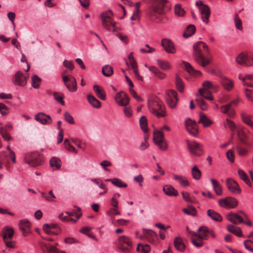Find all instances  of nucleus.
Returning a JSON list of instances; mask_svg holds the SVG:
<instances>
[{
    "mask_svg": "<svg viewBox=\"0 0 253 253\" xmlns=\"http://www.w3.org/2000/svg\"><path fill=\"white\" fill-rule=\"evenodd\" d=\"M209 51L208 45L203 42L199 41L193 45V56L195 61L203 68H205L211 63V60L206 58L202 54V49Z\"/></svg>",
    "mask_w": 253,
    "mask_h": 253,
    "instance_id": "nucleus-1",
    "label": "nucleus"
},
{
    "mask_svg": "<svg viewBox=\"0 0 253 253\" xmlns=\"http://www.w3.org/2000/svg\"><path fill=\"white\" fill-rule=\"evenodd\" d=\"M148 107L149 111L158 118L164 117L167 115L165 106L158 98L149 100Z\"/></svg>",
    "mask_w": 253,
    "mask_h": 253,
    "instance_id": "nucleus-2",
    "label": "nucleus"
},
{
    "mask_svg": "<svg viewBox=\"0 0 253 253\" xmlns=\"http://www.w3.org/2000/svg\"><path fill=\"white\" fill-rule=\"evenodd\" d=\"M152 1L153 5L152 9L149 12V16L151 20H154L159 18L160 15L163 14L165 12L164 7L165 3L168 2L167 0H162L158 1V0H150Z\"/></svg>",
    "mask_w": 253,
    "mask_h": 253,
    "instance_id": "nucleus-3",
    "label": "nucleus"
},
{
    "mask_svg": "<svg viewBox=\"0 0 253 253\" xmlns=\"http://www.w3.org/2000/svg\"><path fill=\"white\" fill-rule=\"evenodd\" d=\"M24 161L30 166L35 167L42 165V158L39 153L32 152L25 155Z\"/></svg>",
    "mask_w": 253,
    "mask_h": 253,
    "instance_id": "nucleus-4",
    "label": "nucleus"
},
{
    "mask_svg": "<svg viewBox=\"0 0 253 253\" xmlns=\"http://www.w3.org/2000/svg\"><path fill=\"white\" fill-rule=\"evenodd\" d=\"M116 244L118 248L124 252L129 251L132 248L131 240L128 237L125 235L119 237Z\"/></svg>",
    "mask_w": 253,
    "mask_h": 253,
    "instance_id": "nucleus-5",
    "label": "nucleus"
},
{
    "mask_svg": "<svg viewBox=\"0 0 253 253\" xmlns=\"http://www.w3.org/2000/svg\"><path fill=\"white\" fill-rule=\"evenodd\" d=\"M153 140L159 148L165 151L167 149L168 144L164 138V133L161 130H156L153 133Z\"/></svg>",
    "mask_w": 253,
    "mask_h": 253,
    "instance_id": "nucleus-6",
    "label": "nucleus"
},
{
    "mask_svg": "<svg viewBox=\"0 0 253 253\" xmlns=\"http://www.w3.org/2000/svg\"><path fill=\"white\" fill-rule=\"evenodd\" d=\"M218 205L226 209H234L238 205L237 200L232 197H227L224 199H220L218 200Z\"/></svg>",
    "mask_w": 253,
    "mask_h": 253,
    "instance_id": "nucleus-7",
    "label": "nucleus"
},
{
    "mask_svg": "<svg viewBox=\"0 0 253 253\" xmlns=\"http://www.w3.org/2000/svg\"><path fill=\"white\" fill-rule=\"evenodd\" d=\"M196 4L199 6V10L203 21L208 24L209 21V17L211 14L209 7L207 5L203 4L202 1H197Z\"/></svg>",
    "mask_w": 253,
    "mask_h": 253,
    "instance_id": "nucleus-8",
    "label": "nucleus"
},
{
    "mask_svg": "<svg viewBox=\"0 0 253 253\" xmlns=\"http://www.w3.org/2000/svg\"><path fill=\"white\" fill-rule=\"evenodd\" d=\"M188 149L192 155L200 156L203 153V147L202 144L195 142H188Z\"/></svg>",
    "mask_w": 253,
    "mask_h": 253,
    "instance_id": "nucleus-9",
    "label": "nucleus"
},
{
    "mask_svg": "<svg viewBox=\"0 0 253 253\" xmlns=\"http://www.w3.org/2000/svg\"><path fill=\"white\" fill-rule=\"evenodd\" d=\"M236 62L240 65L250 66L253 64V56L244 53H240L236 58Z\"/></svg>",
    "mask_w": 253,
    "mask_h": 253,
    "instance_id": "nucleus-10",
    "label": "nucleus"
},
{
    "mask_svg": "<svg viewBox=\"0 0 253 253\" xmlns=\"http://www.w3.org/2000/svg\"><path fill=\"white\" fill-rule=\"evenodd\" d=\"M28 78V74L24 75L21 71H17L12 79V82L15 85L23 86L26 84Z\"/></svg>",
    "mask_w": 253,
    "mask_h": 253,
    "instance_id": "nucleus-11",
    "label": "nucleus"
},
{
    "mask_svg": "<svg viewBox=\"0 0 253 253\" xmlns=\"http://www.w3.org/2000/svg\"><path fill=\"white\" fill-rule=\"evenodd\" d=\"M143 235L140 236V239L146 238L148 241L153 244L156 245L158 242L157 234L153 230L143 228Z\"/></svg>",
    "mask_w": 253,
    "mask_h": 253,
    "instance_id": "nucleus-12",
    "label": "nucleus"
},
{
    "mask_svg": "<svg viewBox=\"0 0 253 253\" xmlns=\"http://www.w3.org/2000/svg\"><path fill=\"white\" fill-rule=\"evenodd\" d=\"M110 13L111 15L113 14L111 10H109L107 13H103L101 14V18L102 20L103 26L108 31H111V28L115 27L116 23L113 22L112 19L108 14Z\"/></svg>",
    "mask_w": 253,
    "mask_h": 253,
    "instance_id": "nucleus-13",
    "label": "nucleus"
},
{
    "mask_svg": "<svg viewBox=\"0 0 253 253\" xmlns=\"http://www.w3.org/2000/svg\"><path fill=\"white\" fill-rule=\"evenodd\" d=\"M166 100L169 106L173 108L176 106L178 98L177 93L174 90H169L167 91Z\"/></svg>",
    "mask_w": 253,
    "mask_h": 253,
    "instance_id": "nucleus-14",
    "label": "nucleus"
},
{
    "mask_svg": "<svg viewBox=\"0 0 253 253\" xmlns=\"http://www.w3.org/2000/svg\"><path fill=\"white\" fill-rule=\"evenodd\" d=\"M226 185L228 189L234 194H239L242 190L238 183L232 178H227L226 180Z\"/></svg>",
    "mask_w": 253,
    "mask_h": 253,
    "instance_id": "nucleus-15",
    "label": "nucleus"
},
{
    "mask_svg": "<svg viewBox=\"0 0 253 253\" xmlns=\"http://www.w3.org/2000/svg\"><path fill=\"white\" fill-rule=\"evenodd\" d=\"M40 246L43 253H65L64 251L58 250L55 246L43 242H40Z\"/></svg>",
    "mask_w": 253,
    "mask_h": 253,
    "instance_id": "nucleus-16",
    "label": "nucleus"
},
{
    "mask_svg": "<svg viewBox=\"0 0 253 253\" xmlns=\"http://www.w3.org/2000/svg\"><path fill=\"white\" fill-rule=\"evenodd\" d=\"M115 99L116 103L121 106H126L129 102L128 95L124 92L117 93L115 97Z\"/></svg>",
    "mask_w": 253,
    "mask_h": 253,
    "instance_id": "nucleus-17",
    "label": "nucleus"
},
{
    "mask_svg": "<svg viewBox=\"0 0 253 253\" xmlns=\"http://www.w3.org/2000/svg\"><path fill=\"white\" fill-rule=\"evenodd\" d=\"M35 119L37 121L44 125H50L52 122L50 116L42 112L37 114L35 116Z\"/></svg>",
    "mask_w": 253,
    "mask_h": 253,
    "instance_id": "nucleus-18",
    "label": "nucleus"
},
{
    "mask_svg": "<svg viewBox=\"0 0 253 253\" xmlns=\"http://www.w3.org/2000/svg\"><path fill=\"white\" fill-rule=\"evenodd\" d=\"M161 45L164 48L165 51L168 53H174L176 49L172 42L168 39H163L161 41Z\"/></svg>",
    "mask_w": 253,
    "mask_h": 253,
    "instance_id": "nucleus-19",
    "label": "nucleus"
},
{
    "mask_svg": "<svg viewBox=\"0 0 253 253\" xmlns=\"http://www.w3.org/2000/svg\"><path fill=\"white\" fill-rule=\"evenodd\" d=\"M187 131L193 136H196L198 133V129L196 122L190 119L185 122Z\"/></svg>",
    "mask_w": 253,
    "mask_h": 253,
    "instance_id": "nucleus-20",
    "label": "nucleus"
},
{
    "mask_svg": "<svg viewBox=\"0 0 253 253\" xmlns=\"http://www.w3.org/2000/svg\"><path fill=\"white\" fill-rule=\"evenodd\" d=\"M31 226L30 222L26 219L20 220L19 223V228L22 231L24 236H27L30 233Z\"/></svg>",
    "mask_w": 253,
    "mask_h": 253,
    "instance_id": "nucleus-21",
    "label": "nucleus"
},
{
    "mask_svg": "<svg viewBox=\"0 0 253 253\" xmlns=\"http://www.w3.org/2000/svg\"><path fill=\"white\" fill-rule=\"evenodd\" d=\"M220 110L222 113L226 114L229 118H233L235 116L236 113L235 110L231 108L229 103L221 106Z\"/></svg>",
    "mask_w": 253,
    "mask_h": 253,
    "instance_id": "nucleus-22",
    "label": "nucleus"
},
{
    "mask_svg": "<svg viewBox=\"0 0 253 253\" xmlns=\"http://www.w3.org/2000/svg\"><path fill=\"white\" fill-rule=\"evenodd\" d=\"M228 220L235 224L244 222L243 218L238 213L230 212L226 215Z\"/></svg>",
    "mask_w": 253,
    "mask_h": 253,
    "instance_id": "nucleus-23",
    "label": "nucleus"
},
{
    "mask_svg": "<svg viewBox=\"0 0 253 253\" xmlns=\"http://www.w3.org/2000/svg\"><path fill=\"white\" fill-rule=\"evenodd\" d=\"M209 229L206 226H202L198 230L197 238L201 240H208Z\"/></svg>",
    "mask_w": 253,
    "mask_h": 253,
    "instance_id": "nucleus-24",
    "label": "nucleus"
},
{
    "mask_svg": "<svg viewBox=\"0 0 253 253\" xmlns=\"http://www.w3.org/2000/svg\"><path fill=\"white\" fill-rule=\"evenodd\" d=\"M220 83L224 88L227 91L231 90L234 87L233 82L226 77H221Z\"/></svg>",
    "mask_w": 253,
    "mask_h": 253,
    "instance_id": "nucleus-25",
    "label": "nucleus"
},
{
    "mask_svg": "<svg viewBox=\"0 0 253 253\" xmlns=\"http://www.w3.org/2000/svg\"><path fill=\"white\" fill-rule=\"evenodd\" d=\"M163 191L166 195L169 196H177L178 195L177 190L171 185H165Z\"/></svg>",
    "mask_w": 253,
    "mask_h": 253,
    "instance_id": "nucleus-26",
    "label": "nucleus"
},
{
    "mask_svg": "<svg viewBox=\"0 0 253 253\" xmlns=\"http://www.w3.org/2000/svg\"><path fill=\"white\" fill-rule=\"evenodd\" d=\"M239 78L242 80L245 85L253 87V75H247L243 78H241V75H240Z\"/></svg>",
    "mask_w": 253,
    "mask_h": 253,
    "instance_id": "nucleus-27",
    "label": "nucleus"
},
{
    "mask_svg": "<svg viewBox=\"0 0 253 253\" xmlns=\"http://www.w3.org/2000/svg\"><path fill=\"white\" fill-rule=\"evenodd\" d=\"M93 88L96 94L100 99L102 100H105L106 99V94L102 87L95 84L93 85Z\"/></svg>",
    "mask_w": 253,
    "mask_h": 253,
    "instance_id": "nucleus-28",
    "label": "nucleus"
},
{
    "mask_svg": "<svg viewBox=\"0 0 253 253\" xmlns=\"http://www.w3.org/2000/svg\"><path fill=\"white\" fill-rule=\"evenodd\" d=\"M173 178L174 180L178 181L182 186L188 187L190 185V183L187 180L186 178L182 175L173 174Z\"/></svg>",
    "mask_w": 253,
    "mask_h": 253,
    "instance_id": "nucleus-29",
    "label": "nucleus"
},
{
    "mask_svg": "<svg viewBox=\"0 0 253 253\" xmlns=\"http://www.w3.org/2000/svg\"><path fill=\"white\" fill-rule=\"evenodd\" d=\"M174 245L175 248L180 252H183L186 248V246L184 244L182 238L180 237H177L175 238Z\"/></svg>",
    "mask_w": 253,
    "mask_h": 253,
    "instance_id": "nucleus-30",
    "label": "nucleus"
},
{
    "mask_svg": "<svg viewBox=\"0 0 253 253\" xmlns=\"http://www.w3.org/2000/svg\"><path fill=\"white\" fill-rule=\"evenodd\" d=\"M227 229L229 232L235 234L238 237H241L243 236L242 230L239 227L229 224L227 226Z\"/></svg>",
    "mask_w": 253,
    "mask_h": 253,
    "instance_id": "nucleus-31",
    "label": "nucleus"
},
{
    "mask_svg": "<svg viewBox=\"0 0 253 253\" xmlns=\"http://www.w3.org/2000/svg\"><path fill=\"white\" fill-rule=\"evenodd\" d=\"M211 182L212 184L213 190L217 195L221 196L222 194V190L221 185L219 182L214 179H211Z\"/></svg>",
    "mask_w": 253,
    "mask_h": 253,
    "instance_id": "nucleus-32",
    "label": "nucleus"
},
{
    "mask_svg": "<svg viewBox=\"0 0 253 253\" xmlns=\"http://www.w3.org/2000/svg\"><path fill=\"white\" fill-rule=\"evenodd\" d=\"M207 215L213 220L217 222H220L222 220V218L220 214L212 210H209L207 211Z\"/></svg>",
    "mask_w": 253,
    "mask_h": 253,
    "instance_id": "nucleus-33",
    "label": "nucleus"
},
{
    "mask_svg": "<svg viewBox=\"0 0 253 253\" xmlns=\"http://www.w3.org/2000/svg\"><path fill=\"white\" fill-rule=\"evenodd\" d=\"M67 89L70 92H75L77 90V84L76 79L71 76L70 81L65 85Z\"/></svg>",
    "mask_w": 253,
    "mask_h": 253,
    "instance_id": "nucleus-34",
    "label": "nucleus"
},
{
    "mask_svg": "<svg viewBox=\"0 0 253 253\" xmlns=\"http://www.w3.org/2000/svg\"><path fill=\"white\" fill-rule=\"evenodd\" d=\"M87 99L89 104L94 108H99L101 107V102L91 94H88Z\"/></svg>",
    "mask_w": 253,
    "mask_h": 253,
    "instance_id": "nucleus-35",
    "label": "nucleus"
},
{
    "mask_svg": "<svg viewBox=\"0 0 253 253\" xmlns=\"http://www.w3.org/2000/svg\"><path fill=\"white\" fill-rule=\"evenodd\" d=\"M185 70H186L189 74L191 75H195V73H197L199 75H201L202 73L199 70H196L191 66V65L187 62L183 61L182 62Z\"/></svg>",
    "mask_w": 253,
    "mask_h": 253,
    "instance_id": "nucleus-36",
    "label": "nucleus"
},
{
    "mask_svg": "<svg viewBox=\"0 0 253 253\" xmlns=\"http://www.w3.org/2000/svg\"><path fill=\"white\" fill-rule=\"evenodd\" d=\"M50 166L53 169L57 170L59 169L61 166V162L58 158L56 157H52L50 159Z\"/></svg>",
    "mask_w": 253,
    "mask_h": 253,
    "instance_id": "nucleus-37",
    "label": "nucleus"
},
{
    "mask_svg": "<svg viewBox=\"0 0 253 253\" xmlns=\"http://www.w3.org/2000/svg\"><path fill=\"white\" fill-rule=\"evenodd\" d=\"M196 31V28L194 25L190 24L187 26L183 34V36L184 38H187L192 36Z\"/></svg>",
    "mask_w": 253,
    "mask_h": 253,
    "instance_id": "nucleus-38",
    "label": "nucleus"
},
{
    "mask_svg": "<svg viewBox=\"0 0 253 253\" xmlns=\"http://www.w3.org/2000/svg\"><path fill=\"white\" fill-rule=\"evenodd\" d=\"M240 178L243 180L249 186L251 187L252 184L248 177L247 173L242 169H239L238 171Z\"/></svg>",
    "mask_w": 253,
    "mask_h": 253,
    "instance_id": "nucleus-39",
    "label": "nucleus"
},
{
    "mask_svg": "<svg viewBox=\"0 0 253 253\" xmlns=\"http://www.w3.org/2000/svg\"><path fill=\"white\" fill-rule=\"evenodd\" d=\"M175 85L177 90L183 92L184 89V84L180 77L176 74L175 76Z\"/></svg>",
    "mask_w": 253,
    "mask_h": 253,
    "instance_id": "nucleus-40",
    "label": "nucleus"
},
{
    "mask_svg": "<svg viewBox=\"0 0 253 253\" xmlns=\"http://www.w3.org/2000/svg\"><path fill=\"white\" fill-rule=\"evenodd\" d=\"M14 231L12 228L5 227L4 229L2 234L3 241H5L7 238L11 239L12 237Z\"/></svg>",
    "mask_w": 253,
    "mask_h": 253,
    "instance_id": "nucleus-41",
    "label": "nucleus"
},
{
    "mask_svg": "<svg viewBox=\"0 0 253 253\" xmlns=\"http://www.w3.org/2000/svg\"><path fill=\"white\" fill-rule=\"evenodd\" d=\"M198 122L202 123L204 127H208L212 124V122L203 113L200 114V117Z\"/></svg>",
    "mask_w": 253,
    "mask_h": 253,
    "instance_id": "nucleus-42",
    "label": "nucleus"
},
{
    "mask_svg": "<svg viewBox=\"0 0 253 253\" xmlns=\"http://www.w3.org/2000/svg\"><path fill=\"white\" fill-rule=\"evenodd\" d=\"M157 62L159 68L163 70H167L171 68V65L168 61L158 59Z\"/></svg>",
    "mask_w": 253,
    "mask_h": 253,
    "instance_id": "nucleus-43",
    "label": "nucleus"
},
{
    "mask_svg": "<svg viewBox=\"0 0 253 253\" xmlns=\"http://www.w3.org/2000/svg\"><path fill=\"white\" fill-rule=\"evenodd\" d=\"M252 118L253 117L251 115L245 114H242V120L243 122L249 126L253 128V122L252 121Z\"/></svg>",
    "mask_w": 253,
    "mask_h": 253,
    "instance_id": "nucleus-44",
    "label": "nucleus"
},
{
    "mask_svg": "<svg viewBox=\"0 0 253 253\" xmlns=\"http://www.w3.org/2000/svg\"><path fill=\"white\" fill-rule=\"evenodd\" d=\"M191 173L193 178L195 180H199L201 177V171L196 166H194L191 169Z\"/></svg>",
    "mask_w": 253,
    "mask_h": 253,
    "instance_id": "nucleus-45",
    "label": "nucleus"
},
{
    "mask_svg": "<svg viewBox=\"0 0 253 253\" xmlns=\"http://www.w3.org/2000/svg\"><path fill=\"white\" fill-rule=\"evenodd\" d=\"M54 99L59 103L63 106L65 105V102L63 100L64 95L63 93L54 92L53 94Z\"/></svg>",
    "mask_w": 253,
    "mask_h": 253,
    "instance_id": "nucleus-46",
    "label": "nucleus"
},
{
    "mask_svg": "<svg viewBox=\"0 0 253 253\" xmlns=\"http://www.w3.org/2000/svg\"><path fill=\"white\" fill-rule=\"evenodd\" d=\"M102 72L104 76L106 77H110L113 73V68L110 65H105L102 67Z\"/></svg>",
    "mask_w": 253,
    "mask_h": 253,
    "instance_id": "nucleus-47",
    "label": "nucleus"
},
{
    "mask_svg": "<svg viewBox=\"0 0 253 253\" xmlns=\"http://www.w3.org/2000/svg\"><path fill=\"white\" fill-rule=\"evenodd\" d=\"M140 126L144 132L148 131L147 122L146 117L144 116L141 117L139 120Z\"/></svg>",
    "mask_w": 253,
    "mask_h": 253,
    "instance_id": "nucleus-48",
    "label": "nucleus"
},
{
    "mask_svg": "<svg viewBox=\"0 0 253 253\" xmlns=\"http://www.w3.org/2000/svg\"><path fill=\"white\" fill-rule=\"evenodd\" d=\"M111 183L113 185L119 188H126L127 187V184L123 182L121 179L119 178H113L112 180H111Z\"/></svg>",
    "mask_w": 253,
    "mask_h": 253,
    "instance_id": "nucleus-49",
    "label": "nucleus"
},
{
    "mask_svg": "<svg viewBox=\"0 0 253 253\" xmlns=\"http://www.w3.org/2000/svg\"><path fill=\"white\" fill-rule=\"evenodd\" d=\"M41 82V79L37 75H34L32 77V85L35 88L39 87Z\"/></svg>",
    "mask_w": 253,
    "mask_h": 253,
    "instance_id": "nucleus-50",
    "label": "nucleus"
},
{
    "mask_svg": "<svg viewBox=\"0 0 253 253\" xmlns=\"http://www.w3.org/2000/svg\"><path fill=\"white\" fill-rule=\"evenodd\" d=\"M198 105L203 110H206L208 108V106L206 102L203 99V98L197 95L196 99Z\"/></svg>",
    "mask_w": 253,
    "mask_h": 253,
    "instance_id": "nucleus-51",
    "label": "nucleus"
},
{
    "mask_svg": "<svg viewBox=\"0 0 253 253\" xmlns=\"http://www.w3.org/2000/svg\"><path fill=\"white\" fill-rule=\"evenodd\" d=\"M182 195L183 198L188 203H193L195 201V198L187 192H182Z\"/></svg>",
    "mask_w": 253,
    "mask_h": 253,
    "instance_id": "nucleus-52",
    "label": "nucleus"
},
{
    "mask_svg": "<svg viewBox=\"0 0 253 253\" xmlns=\"http://www.w3.org/2000/svg\"><path fill=\"white\" fill-rule=\"evenodd\" d=\"M0 133L2 137L5 140L8 141L11 138L4 127H0Z\"/></svg>",
    "mask_w": 253,
    "mask_h": 253,
    "instance_id": "nucleus-53",
    "label": "nucleus"
},
{
    "mask_svg": "<svg viewBox=\"0 0 253 253\" xmlns=\"http://www.w3.org/2000/svg\"><path fill=\"white\" fill-rule=\"evenodd\" d=\"M175 14L179 16H183L185 14V11L181 8L180 4H177L174 8Z\"/></svg>",
    "mask_w": 253,
    "mask_h": 253,
    "instance_id": "nucleus-54",
    "label": "nucleus"
},
{
    "mask_svg": "<svg viewBox=\"0 0 253 253\" xmlns=\"http://www.w3.org/2000/svg\"><path fill=\"white\" fill-rule=\"evenodd\" d=\"M183 211L186 214L195 216L196 214V211L195 208L192 206H190L188 209H183Z\"/></svg>",
    "mask_w": 253,
    "mask_h": 253,
    "instance_id": "nucleus-55",
    "label": "nucleus"
},
{
    "mask_svg": "<svg viewBox=\"0 0 253 253\" xmlns=\"http://www.w3.org/2000/svg\"><path fill=\"white\" fill-rule=\"evenodd\" d=\"M237 134L241 141L245 145H248V143L245 140V138L246 137V134L244 131L241 129L238 128L237 130Z\"/></svg>",
    "mask_w": 253,
    "mask_h": 253,
    "instance_id": "nucleus-56",
    "label": "nucleus"
},
{
    "mask_svg": "<svg viewBox=\"0 0 253 253\" xmlns=\"http://www.w3.org/2000/svg\"><path fill=\"white\" fill-rule=\"evenodd\" d=\"M43 229L47 234H58L59 232V229L58 231H53L52 229L50 228L49 224H45L43 226Z\"/></svg>",
    "mask_w": 253,
    "mask_h": 253,
    "instance_id": "nucleus-57",
    "label": "nucleus"
},
{
    "mask_svg": "<svg viewBox=\"0 0 253 253\" xmlns=\"http://www.w3.org/2000/svg\"><path fill=\"white\" fill-rule=\"evenodd\" d=\"M123 112L125 116L127 118H130L133 115V112L130 107H126L123 108Z\"/></svg>",
    "mask_w": 253,
    "mask_h": 253,
    "instance_id": "nucleus-58",
    "label": "nucleus"
},
{
    "mask_svg": "<svg viewBox=\"0 0 253 253\" xmlns=\"http://www.w3.org/2000/svg\"><path fill=\"white\" fill-rule=\"evenodd\" d=\"M64 117L65 121L70 124H74L75 121L73 117L68 112H65L64 114Z\"/></svg>",
    "mask_w": 253,
    "mask_h": 253,
    "instance_id": "nucleus-59",
    "label": "nucleus"
},
{
    "mask_svg": "<svg viewBox=\"0 0 253 253\" xmlns=\"http://www.w3.org/2000/svg\"><path fill=\"white\" fill-rule=\"evenodd\" d=\"M94 183L97 185L100 188L105 191H107L108 188L102 182L101 180L97 179H94L91 180Z\"/></svg>",
    "mask_w": 253,
    "mask_h": 253,
    "instance_id": "nucleus-60",
    "label": "nucleus"
},
{
    "mask_svg": "<svg viewBox=\"0 0 253 253\" xmlns=\"http://www.w3.org/2000/svg\"><path fill=\"white\" fill-rule=\"evenodd\" d=\"M234 21L236 28L237 29L241 30L242 29V23L241 19L238 17L237 14H236L235 16Z\"/></svg>",
    "mask_w": 253,
    "mask_h": 253,
    "instance_id": "nucleus-61",
    "label": "nucleus"
},
{
    "mask_svg": "<svg viewBox=\"0 0 253 253\" xmlns=\"http://www.w3.org/2000/svg\"><path fill=\"white\" fill-rule=\"evenodd\" d=\"M64 242L67 244H78L79 241L73 237H66L64 239Z\"/></svg>",
    "mask_w": 253,
    "mask_h": 253,
    "instance_id": "nucleus-62",
    "label": "nucleus"
},
{
    "mask_svg": "<svg viewBox=\"0 0 253 253\" xmlns=\"http://www.w3.org/2000/svg\"><path fill=\"white\" fill-rule=\"evenodd\" d=\"M191 242L192 244L196 247H201L204 244V242L198 238L197 239H195L193 237L191 238Z\"/></svg>",
    "mask_w": 253,
    "mask_h": 253,
    "instance_id": "nucleus-63",
    "label": "nucleus"
},
{
    "mask_svg": "<svg viewBox=\"0 0 253 253\" xmlns=\"http://www.w3.org/2000/svg\"><path fill=\"white\" fill-rule=\"evenodd\" d=\"M226 125L228 128L232 131H234L236 129V125L235 123L228 119H226Z\"/></svg>",
    "mask_w": 253,
    "mask_h": 253,
    "instance_id": "nucleus-64",
    "label": "nucleus"
}]
</instances>
